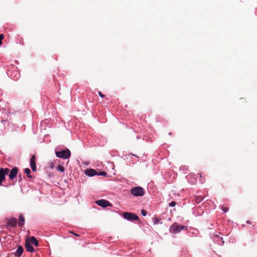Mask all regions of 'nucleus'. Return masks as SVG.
I'll return each mask as SVG.
<instances>
[{"label":"nucleus","instance_id":"obj_1","mask_svg":"<svg viewBox=\"0 0 257 257\" xmlns=\"http://www.w3.org/2000/svg\"><path fill=\"white\" fill-rule=\"evenodd\" d=\"M187 226L185 225H179L177 223H174L171 226L169 230L172 233L176 234L183 229H187Z\"/></svg>","mask_w":257,"mask_h":257},{"label":"nucleus","instance_id":"obj_2","mask_svg":"<svg viewBox=\"0 0 257 257\" xmlns=\"http://www.w3.org/2000/svg\"><path fill=\"white\" fill-rule=\"evenodd\" d=\"M56 155L58 158L67 159L70 157L71 152L69 149H67L59 152H56Z\"/></svg>","mask_w":257,"mask_h":257},{"label":"nucleus","instance_id":"obj_3","mask_svg":"<svg viewBox=\"0 0 257 257\" xmlns=\"http://www.w3.org/2000/svg\"><path fill=\"white\" fill-rule=\"evenodd\" d=\"M131 192L135 196H142L145 194L144 189L141 187L133 188Z\"/></svg>","mask_w":257,"mask_h":257},{"label":"nucleus","instance_id":"obj_4","mask_svg":"<svg viewBox=\"0 0 257 257\" xmlns=\"http://www.w3.org/2000/svg\"><path fill=\"white\" fill-rule=\"evenodd\" d=\"M122 215L124 219H126L129 221H136L138 220L139 219V217L138 215L131 212H124Z\"/></svg>","mask_w":257,"mask_h":257},{"label":"nucleus","instance_id":"obj_5","mask_svg":"<svg viewBox=\"0 0 257 257\" xmlns=\"http://www.w3.org/2000/svg\"><path fill=\"white\" fill-rule=\"evenodd\" d=\"M10 172V169L8 168H0V186L2 185V183L6 180V175H7Z\"/></svg>","mask_w":257,"mask_h":257},{"label":"nucleus","instance_id":"obj_6","mask_svg":"<svg viewBox=\"0 0 257 257\" xmlns=\"http://www.w3.org/2000/svg\"><path fill=\"white\" fill-rule=\"evenodd\" d=\"M17 224V219L15 218H12L11 219H6V227L7 228L15 227L16 226Z\"/></svg>","mask_w":257,"mask_h":257},{"label":"nucleus","instance_id":"obj_7","mask_svg":"<svg viewBox=\"0 0 257 257\" xmlns=\"http://www.w3.org/2000/svg\"><path fill=\"white\" fill-rule=\"evenodd\" d=\"M95 202L98 205L103 207L111 206V204L109 201L103 199L97 200Z\"/></svg>","mask_w":257,"mask_h":257},{"label":"nucleus","instance_id":"obj_8","mask_svg":"<svg viewBox=\"0 0 257 257\" xmlns=\"http://www.w3.org/2000/svg\"><path fill=\"white\" fill-rule=\"evenodd\" d=\"M18 172V168L14 167L11 171L10 170V174H9V179L13 180L17 175Z\"/></svg>","mask_w":257,"mask_h":257},{"label":"nucleus","instance_id":"obj_9","mask_svg":"<svg viewBox=\"0 0 257 257\" xmlns=\"http://www.w3.org/2000/svg\"><path fill=\"white\" fill-rule=\"evenodd\" d=\"M36 157L33 155L30 159V166L33 171H36V166L35 163Z\"/></svg>","mask_w":257,"mask_h":257},{"label":"nucleus","instance_id":"obj_10","mask_svg":"<svg viewBox=\"0 0 257 257\" xmlns=\"http://www.w3.org/2000/svg\"><path fill=\"white\" fill-rule=\"evenodd\" d=\"M25 248L26 250L30 252H33L35 251L34 248L32 246L31 244L28 241V240H26Z\"/></svg>","mask_w":257,"mask_h":257},{"label":"nucleus","instance_id":"obj_11","mask_svg":"<svg viewBox=\"0 0 257 257\" xmlns=\"http://www.w3.org/2000/svg\"><path fill=\"white\" fill-rule=\"evenodd\" d=\"M85 173L86 175L90 177L97 174L96 171L92 169H86L85 171Z\"/></svg>","mask_w":257,"mask_h":257},{"label":"nucleus","instance_id":"obj_12","mask_svg":"<svg viewBox=\"0 0 257 257\" xmlns=\"http://www.w3.org/2000/svg\"><path fill=\"white\" fill-rule=\"evenodd\" d=\"M24 251V249L22 246L19 245L16 251L15 252L14 254L16 257H20Z\"/></svg>","mask_w":257,"mask_h":257},{"label":"nucleus","instance_id":"obj_13","mask_svg":"<svg viewBox=\"0 0 257 257\" xmlns=\"http://www.w3.org/2000/svg\"><path fill=\"white\" fill-rule=\"evenodd\" d=\"M28 240L31 244H33L36 246H38L39 245V242L34 236L30 237Z\"/></svg>","mask_w":257,"mask_h":257},{"label":"nucleus","instance_id":"obj_14","mask_svg":"<svg viewBox=\"0 0 257 257\" xmlns=\"http://www.w3.org/2000/svg\"><path fill=\"white\" fill-rule=\"evenodd\" d=\"M25 222V218L22 215H20L19 216V221L18 222V225L20 226H21L24 225Z\"/></svg>","mask_w":257,"mask_h":257},{"label":"nucleus","instance_id":"obj_15","mask_svg":"<svg viewBox=\"0 0 257 257\" xmlns=\"http://www.w3.org/2000/svg\"><path fill=\"white\" fill-rule=\"evenodd\" d=\"M24 172H25V173L26 174H27V176H28V178H31L32 177V176L30 175L31 172V170H30V169H29V168L25 169Z\"/></svg>","mask_w":257,"mask_h":257},{"label":"nucleus","instance_id":"obj_16","mask_svg":"<svg viewBox=\"0 0 257 257\" xmlns=\"http://www.w3.org/2000/svg\"><path fill=\"white\" fill-rule=\"evenodd\" d=\"M204 198V197H202V196H197L196 199H195V202L197 203H200V202H201L203 199Z\"/></svg>","mask_w":257,"mask_h":257},{"label":"nucleus","instance_id":"obj_17","mask_svg":"<svg viewBox=\"0 0 257 257\" xmlns=\"http://www.w3.org/2000/svg\"><path fill=\"white\" fill-rule=\"evenodd\" d=\"M57 170L60 171L61 172H64V170H65L64 168L62 166H61V165H59L57 167Z\"/></svg>","mask_w":257,"mask_h":257},{"label":"nucleus","instance_id":"obj_18","mask_svg":"<svg viewBox=\"0 0 257 257\" xmlns=\"http://www.w3.org/2000/svg\"><path fill=\"white\" fill-rule=\"evenodd\" d=\"M160 220V219H159V218H157V217H154V218H153V222H154V224H158V223H159V220Z\"/></svg>","mask_w":257,"mask_h":257},{"label":"nucleus","instance_id":"obj_19","mask_svg":"<svg viewBox=\"0 0 257 257\" xmlns=\"http://www.w3.org/2000/svg\"><path fill=\"white\" fill-rule=\"evenodd\" d=\"M222 210L225 212H227L228 211V208L224 206H222Z\"/></svg>","mask_w":257,"mask_h":257},{"label":"nucleus","instance_id":"obj_20","mask_svg":"<svg viewBox=\"0 0 257 257\" xmlns=\"http://www.w3.org/2000/svg\"><path fill=\"white\" fill-rule=\"evenodd\" d=\"M141 214L143 216H145L147 215V211L144 209L141 210Z\"/></svg>","mask_w":257,"mask_h":257},{"label":"nucleus","instance_id":"obj_21","mask_svg":"<svg viewBox=\"0 0 257 257\" xmlns=\"http://www.w3.org/2000/svg\"><path fill=\"white\" fill-rule=\"evenodd\" d=\"M176 204V202L175 201H172L169 203V206L170 207H174Z\"/></svg>","mask_w":257,"mask_h":257},{"label":"nucleus","instance_id":"obj_22","mask_svg":"<svg viewBox=\"0 0 257 257\" xmlns=\"http://www.w3.org/2000/svg\"><path fill=\"white\" fill-rule=\"evenodd\" d=\"M97 175H102V176H106L107 175V173L105 172H100Z\"/></svg>","mask_w":257,"mask_h":257},{"label":"nucleus","instance_id":"obj_23","mask_svg":"<svg viewBox=\"0 0 257 257\" xmlns=\"http://www.w3.org/2000/svg\"><path fill=\"white\" fill-rule=\"evenodd\" d=\"M4 38V36L3 34H0V45L2 44V40Z\"/></svg>","mask_w":257,"mask_h":257},{"label":"nucleus","instance_id":"obj_24","mask_svg":"<svg viewBox=\"0 0 257 257\" xmlns=\"http://www.w3.org/2000/svg\"><path fill=\"white\" fill-rule=\"evenodd\" d=\"M98 94H99V95L101 97H104V95H103V94L101 93V92H100V91H99V92H98Z\"/></svg>","mask_w":257,"mask_h":257},{"label":"nucleus","instance_id":"obj_25","mask_svg":"<svg viewBox=\"0 0 257 257\" xmlns=\"http://www.w3.org/2000/svg\"><path fill=\"white\" fill-rule=\"evenodd\" d=\"M19 181H21L22 180L21 175H19Z\"/></svg>","mask_w":257,"mask_h":257},{"label":"nucleus","instance_id":"obj_26","mask_svg":"<svg viewBox=\"0 0 257 257\" xmlns=\"http://www.w3.org/2000/svg\"><path fill=\"white\" fill-rule=\"evenodd\" d=\"M246 222L248 224H251V222L249 220H247Z\"/></svg>","mask_w":257,"mask_h":257},{"label":"nucleus","instance_id":"obj_27","mask_svg":"<svg viewBox=\"0 0 257 257\" xmlns=\"http://www.w3.org/2000/svg\"><path fill=\"white\" fill-rule=\"evenodd\" d=\"M198 175H199V177L201 178L202 176H201V174L198 173Z\"/></svg>","mask_w":257,"mask_h":257},{"label":"nucleus","instance_id":"obj_28","mask_svg":"<svg viewBox=\"0 0 257 257\" xmlns=\"http://www.w3.org/2000/svg\"><path fill=\"white\" fill-rule=\"evenodd\" d=\"M74 235L77 236H79V235L78 234H76V233H74Z\"/></svg>","mask_w":257,"mask_h":257},{"label":"nucleus","instance_id":"obj_29","mask_svg":"<svg viewBox=\"0 0 257 257\" xmlns=\"http://www.w3.org/2000/svg\"><path fill=\"white\" fill-rule=\"evenodd\" d=\"M70 232H71V233L73 234H74V233L73 232H72V231H71Z\"/></svg>","mask_w":257,"mask_h":257}]
</instances>
